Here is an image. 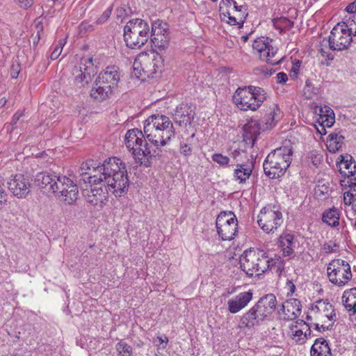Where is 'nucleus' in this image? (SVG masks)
<instances>
[{
  "mask_svg": "<svg viewBox=\"0 0 356 356\" xmlns=\"http://www.w3.org/2000/svg\"><path fill=\"white\" fill-rule=\"evenodd\" d=\"M56 196L68 205L74 204L79 197V189L76 184L67 176L62 175Z\"/></svg>",
  "mask_w": 356,
  "mask_h": 356,
  "instance_id": "nucleus-13",
  "label": "nucleus"
},
{
  "mask_svg": "<svg viewBox=\"0 0 356 356\" xmlns=\"http://www.w3.org/2000/svg\"><path fill=\"white\" fill-rule=\"evenodd\" d=\"M354 165L353 166L350 167V168L349 170H348L347 172H346L345 170H343L341 168L339 169V171L341 174H344L345 176H353L356 172V164H355V162L354 161Z\"/></svg>",
  "mask_w": 356,
  "mask_h": 356,
  "instance_id": "nucleus-59",
  "label": "nucleus"
},
{
  "mask_svg": "<svg viewBox=\"0 0 356 356\" xmlns=\"http://www.w3.org/2000/svg\"><path fill=\"white\" fill-rule=\"evenodd\" d=\"M255 305L264 316V317L267 318L273 313L276 309V297L273 293L266 294L260 298Z\"/></svg>",
  "mask_w": 356,
  "mask_h": 356,
  "instance_id": "nucleus-21",
  "label": "nucleus"
},
{
  "mask_svg": "<svg viewBox=\"0 0 356 356\" xmlns=\"http://www.w3.org/2000/svg\"><path fill=\"white\" fill-rule=\"evenodd\" d=\"M312 311L315 313L316 318L321 321L325 318L333 322L336 321L334 307L327 300L316 301V305L312 307Z\"/></svg>",
  "mask_w": 356,
  "mask_h": 356,
  "instance_id": "nucleus-19",
  "label": "nucleus"
},
{
  "mask_svg": "<svg viewBox=\"0 0 356 356\" xmlns=\"http://www.w3.org/2000/svg\"><path fill=\"white\" fill-rule=\"evenodd\" d=\"M301 327L303 328V337L304 338H306L307 335H310L311 330L309 328V326L303 321H301V322L299 323Z\"/></svg>",
  "mask_w": 356,
  "mask_h": 356,
  "instance_id": "nucleus-61",
  "label": "nucleus"
},
{
  "mask_svg": "<svg viewBox=\"0 0 356 356\" xmlns=\"http://www.w3.org/2000/svg\"><path fill=\"white\" fill-rule=\"evenodd\" d=\"M340 157L341 158V161H340V163L341 164H343L344 165V168L345 170H349L350 168V167L353 165V162H352V159H353V157L350 155H347L346 157V159L345 160V156H343V155H341Z\"/></svg>",
  "mask_w": 356,
  "mask_h": 356,
  "instance_id": "nucleus-51",
  "label": "nucleus"
},
{
  "mask_svg": "<svg viewBox=\"0 0 356 356\" xmlns=\"http://www.w3.org/2000/svg\"><path fill=\"white\" fill-rule=\"evenodd\" d=\"M311 356H331V350L326 340L316 339L311 348Z\"/></svg>",
  "mask_w": 356,
  "mask_h": 356,
  "instance_id": "nucleus-27",
  "label": "nucleus"
},
{
  "mask_svg": "<svg viewBox=\"0 0 356 356\" xmlns=\"http://www.w3.org/2000/svg\"><path fill=\"white\" fill-rule=\"evenodd\" d=\"M116 350L118 356H132V347L122 341L116 344Z\"/></svg>",
  "mask_w": 356,
  "mask_h": 356,
  "instance_id": "nucleus-44",
  "label": "nucleus"
},
{
  "mask_svg": "<svg viewBox=\"0 0 356 356\" xmlns=\"http://www.w3.org/2000/svg\"><path fill=\"white\" fill-rule=\"evenodd\" d=\"M270 45V43L265 42L264 40H258L254 42L252 47L253 49L259 54L260 59L262 60L265 56V54L268 55V53H267L266 51Z\"/></svg>",
  "mask_w": 356,
  "mask_h": 356,
  "instance_id": "nucleus-43",
  "label": "nucleus"
},
{
  "mask_svg": "<svg viewBox=\"0 0 356 356\" xmlns=\"http://www.w3.org/2000/svg\"><path fill=\"white\" fill-rule=\"evenodd\" d=\"M113 93L109 88H104L99 84L97 85V82H95L90 91L91 97L98 102H102L110 98Z\"/></svg>",
  "mask_w": 356,
  "mask_h": 356,
  "instance_id": "nucleus-29",
  "label": "nucleus"
},
{
  "mask_svg": "<svg viewBox=\"0 0 356 356\" xmlns=\"http://www.w3.org/2000/svg\"><path fill=\"white\" fill-rule=\"evenodd\" d=\"M350 190L344 193V203L347 205H350L353 203L354 198L356 197V177L350 179L348 181Z\"/></svg>",
  "mask_w": 356,
  "mask_h": 356,
  "instance_id": "nucleus-39",
  "label": "nucleus"
},
{
  "mask_svg": "<svg viewBox=\"0 0 356 356\" xmlns=\"http://www.w3.org/2000/svg\"><path fill=\"white\" fill-rule=\"evenodd\" d=\"M216 225L222 241H231L237 233L238 220L232 212H221L216 218Z\"/></svg>",
  "mask_w": 356,
  "mask_h": 356,
  "instance_id": "nucleus-10",
  "label": "nucleus"
},
{
  "mask_svg": "<svg viewBox=\"0 0 356 356\" xmlns=\"http://www.w3.org/2000/svg\"><path fill=\"white\" fill-rule=\"evenodd\" d=\"M345 138L337 133H332L327 138V147L330 152L335 153L339 151L344 143Z\"/></svg>",
  "mask_w": 356,
  "mask_h": 356,
  "instance_id": "nucleus-28",
  "label": "nucleus"
},
{
  "mask_svg": "<svg viewBox=\"0 0 356 356\" xmlns=\"http://www.w3.org/2000/svg\"><path fill=\"white\" fill-rule=\"evenodd\" d=\"M336 246V245L334 243V244H331L330 243H325L323 245V250L325 252V253L326 254H328V253H332V252H335V250L334 249V248Z\"/></svg>",
  "mask_w": 356,
  "mask_h": 356,
  "instance_id": "nucleus-60",
  "label": "nucleus"
},
{
  "mask_svg": "<svg viewBox=\"0 0 356 356\" xmlns=\"http://www.w3.org/2000/svg\"><path fill=\"white\" fill-rule=\"evenodd\" d=\"M268 254L262 250L250 248L240 257L241 269L250 277L260 275L269 269Z\"/></svg>",
  "mask_w": 356,
  "mask_h": 356,
  "instance_id": "nucleus-6",
  "label": "nucleus"
},
{
  "mask_svg": "<svg viewBox=\"0 0 356 356\" xmlns=\"http://www.w3.org/2000/svg\"><path fill=\"white\" fill-rule=\"evenodd\" d=\"M143 54H139L136 58L135 59L133 65L134 71L135 72V75L139 78L141 76L143 73V63L141 61L140 59H143Z\"/></svg>",
  "mask_w": 356,
  "mask_h": 356,
  "instance_id": "nucleus-45",
  "label": "nucleus"
},
{
  "mask_svg": "<svg viewBox=\"0 0 356 356\" xmlns=\"http://www.w3.org/2000/svg\"><path fill=\"white\" fill-rule=\"evenodd\" d=\"M266 318L254 305L240 316L238 327L241 330H252L259 326Z\"/></svg>",
  "mask_w": 356,
  "mask_h": 356,
  "instance_id": "nucleus-17",
  "label": "nucleus"
},
{
  "mask_svg": "<svg viewBox=\"0 0 356 356\" xmlns=\"http://www.w3.org/2000/svg\"><path fill=\"white\" fill-rule=\"evenodd\" d=\"M273 22L274 27L279 30L280 33L291 29L293 26V22L285 17L275 18Z\"/></svg>",
  "mask_w": 356,
  "mask_h": 356,
  "instance_id": "nucleus-37",
  "label": "nucleus"
},
{
  "mask_svg": "<svg viewBox=\"0 0 356 356\" xmlns=\"http://www.w3.org/2000/svg\"><path fill=\"white\" fill-rule=\"evenodd\" d=\"M337 24L344 28L351 36H356V15L346 16L342 22Z\"/></svg>",
  "mask_w": 356,
  "mask_h": 356,
  "instance_id": "nucleus-33",
  "label": "nucleus"
},
{
  "mask_svg": "<svg viewBox=\"0 0 356 356\" xmlns=\"http://www.w3.org/2000/svg\"><path fill=\"white\" fill-rule=\"evenodd\" d=\"M62 51V47H56L51 54L50 58L51 60H56L58 58Z\"/></svg>",
  "mask_w": 356,
  "mask_h": 356,
  "instance_id": "nucleus-64",
  "label": "nucleus"
},
{
  "mask_svg": "<svg viewBox=\"0 0 356 356\" xmlns=\"http://www.w3.org/2000/svg\"><path fill=\"white\" fill-rule=\"evenodd\" d=\"M280 247L283 251V255L290 256L293 253L294 236L291 234H286L280 237Z\"/></svg>",
  "mask_w": 356,
  "mask_h": 356,
  "instance_id": "nucleus-30",
  "label": "nucleus"
},
{
  "mask_svg": "<svg viewBox=\"0 0 356 356\" xmlns=\"http://www.w3.org/2000/svg\"><path fill=\"white\" fill-rule=\"evenodd\" d=\"M97 72V66L93 62L92 57L81 58L72 70L75 83L83 86L90 83Z\"/></svg>",
  "mask_w": 356,
  "mask_h": 356,
  "instance_id": "nucleus-11",
  "label": "nucleus"
},
{
  "mask_svg": "<svg viewBox=\"0 0 356 356\" xmlns=\"http://www.w3.org/2000/svg\"><path fill=\"white\" fill-rule=\"evenodd\" d=\"M353 41V36L338 24L332 28L328 38L329 47L333 51L347 49Z\"/></svg>",
  "mask_w": 356,
  "mask_h": 356,
  "instance_id": "nucleus-12",
  "label": "nucleus"
},
{
  "mask_svg": "<svg viewBox=\"0 0 356 356\" xmlns=\"http://www.w3.org/2000/svg\"><path fill=\"white\" fill-rule=\"evenodd\" d=\"M322 220L330 226L336 227L339 224V214L337 209H331L323 213Z\"/></svg>",
  "mask_w": 356,
  "mask_h": 356,
  "instance_id": "nucleus-32",
  "label": "nucleus"
},
{
  "mask_svg": "<svg viewBox=\"0 0 356 356\" xmlns=\"http://www.w3.org/2000/svg\"><path fill=\"white\" fill-rule=\"evenodd\" d=\"M281 311L284 314L285 318L294 320L301 313L300 302L298 299H290L282 304Z\"/></svg>",
  "mask_w": 356,
  "mask_h": 356,
  "instance_id": "nucleus-24",
  "label": "nucleus"
},
{
  "mask_svg": "<svg viewBox=\"0 0 356 356\" xmlns=\"http://www.w3.org/2000/svg\"><path fill=\"white\" fill-rule=\"evenodd\" d=\"M269 268H276V273L281 274L284 269V261L280 256L275 254L273 257H268Z\"/></svg>",
  "mask_w": 356,
  "mask_h": 356,
  "instance_id": "nucleus-41",
  "label": "nucleus"
},
{
  "mask_svg": "<svg viewBox=\"0 0 356 356\" xmlns=\"http://www.w3.org/2000/svg\"><path fill=\"white\" fill-rule=\"evenodd\" d=\"M79 28L81 31H91L93 30V25L90 24L88 22H83L80 24Z\"/></svg>",
  "mask_w": 356,
  "mask_h": 356,
  "instance_id": "nucleus-63",
  "label": "nucleus"
},
{
  "mask_svg": "<svg viewBox=\"0 0 356 356\" xmlns=\"http://www.w3.org/2000/svg\"><path fill=\"white\" fill-rule=\"evenodd\" d=\"M276 79L277 83H284L288 80V76L284 72H279L276 75Z\"/></svg>",
  "mask_w": 356,
  "mask_h": 356,
  "instance_id": "nucleus-58",
  "label": "nucleus"
},
{
  "mask_svg": "<svg viewBox=\"0 0 356 356\" xmlns=\"http://www.w3.org/2000/svg\"><path fill=\"white\" fill-rule=\"evenodd\" d=\"M165 23H163L160 19H157L152 23V32H155V29H158L159 28H165Z\"/></svg>",
  "mask_w": 356,
  "mask_h": 356,
  "instance_id": "nucleus-56",
  "label": "nucleus"
},
{
  "mask_svg": "<svg viewBox=\"0 0 356 356\" xmlns=\"http://www.w3.org/2000/svg\"><path fill=\"white\" fill-rule=\"evenodd\" d=\"M62 175L40 172L36 176L35 184L40 189L43 190L44 193L49 195L53 194L56 196V192H58V183L61 181Z\"/></svg>",
  "mask_w": 356,
  "mask_h": 356,
  "instance_id": "nucleus-16",
  "label": "nucleus"
},
{
  "mask_svg": "<svg viewBox=\"0 0 356 356\" xmlns=\"http://www.w3.org/2000/svg\"><path fill=\"white\" fill-rule=\"evenodd\" d=\"M345 10L349 13V15H356V0L349 3Z\"/></svg>",
  "mask_w": 356,
  "mask_h": 356,
  "instance_id": "nucleus-57",
  "label": "nucleus"
},
{
  "mask_svg": "<svg viewBox=\"0 0 356 356\" xmlns=\"http://www.w3.org/2000/svg\"><path fill=\"white\" fill-rule=\"evenodd\" d=\"M21 71V65L18 60L13 61L10 67V76L13 79H16Z\"/></svg>",
  "mask_w": 356,
  "mask_h": 356,
  "instance_id": "nucleus-49",
  "label": "nucleus"
},
{
  "mask_svg": "<svg viewBox=\"0 0 356 356\" xmlns=\"http://www.w3.org/2000/svg\"><path fill=\"white\" fill-rule=\"evenodd\" d=\"M17 3L22 8L27 9L33 5V0H15Z\"/></svg>",
  "mask_w": 356,
  "mask_h": 356,
  "instance_id": "nucleus-54",
  "label": "nucleus"
},
{
  "mask_svg": "<svg viewBox=\"0 0 356 356\" xmlns=\"http://www.w3.org/2000/svg\"><path fill=\"white\" fill-rule=\"evenodd\" d=\"M266 98L264 89L254 86L238 88L233 95L234 104L243 111H256Z\"/></svg>",
  "mask_w": 356,
  "mask_h": 356,
  "instance_id": "nucleus-5",
  "label": "nucleus"
},
{
  "mask_svg": "<svg viewBox=\"0 0 356 356\" xmlns=\"http://www.w3.org/2000/svg\"><path fill=\"white\" fill-rule=\"evenodd\" d=\"M102 82L104 83H109L110 87L114 89L117 88L118 83L120 80V74L118 67L108 66L103 72L98 75Z\"/></svg>",
  "mask_w": 356,
  "mask_h": 356,
  "instance_id": "nucleus-23",
  "label": "nucleus"
},
{
  "mask_svg": "<svg viewBox=\"0 0 356 356\" xmlns=\"http://www.w3.org/2000/svg\"><path fill=\"white\" fill-rule=\"evenodd\" d=\"M195 112L191 104L181 103L177 106L174 113L175 123L181 127V131L190 129L194 127L193 122Z\"/></svg>",
  "mask_w": 356,
  "mask_h": 356,
  "instance_id": "nucleus-15",
  "label": "nucleus"
},
{
  "mask_svg": "<svg viewBox=\"0 0 356 356\" xmlns=\"http://www.w3.org/2000/svg\"><path fill=\"white\" fill-rule=\"evenodd\" d=\"M293 145L290 140L272 151L264 163L265 174L270 179L279 178L284 175L292 161Z\"/></svg>",
  "mask_w": 356,
  "mask_h": 356,
  "instance_id": "nucleus-4",
  "label": "nucleus"
},
{
  "mask_svg": "<svg viewBox=\"0 0 356 356\" xmlns=\"http://www.w3.org/2000/svg\"><path fill=\"white\" fill-rule=\"evenodd\" d=\"M112 12V8L109 7L107 8L99 18L97 20V24H103L108 20Z\"/></svg>",
  "mask_w": 356,
  "mask_h": 356,
  "instance_id": "nucleus-52",
  "label": "nucleus"
},
{
  "mask_svg": "<svg viewBox=\"0 0 356 356\" xmlns=\"http://www.w3.org/2000/svg\"><path fill=\"white\" fill-rule=\"evenodd\" d=\"M180 134L179 151L181 154L188 156L192 154L193 147L197 143L195 138V128L190 127V129L183 130Z\"/></svg>",
  "mask_w": 356,
  "mask_h": 356,
  "instance_id": "nucleus-18",
  "label": "nucleus"
},
{
  "mask_svg": "<svg viewBox=\"0 0 356 356\" xmlns=\"http://www.w3.org/2000/svg\"><path fill=\"white\" fill-rule=\"evenodd\" d=\"M143 59H140L143 63V73L144 75H146L147 77H149L155 74V69H154V65L152 63V56L148 55L147 54H143Z\"/></svg>",
  "mask_w": 356,
  "mask_h": 356,
  "instance_id": "nucleus-38",
  "label": "nucleus"
},
{
  "mask_svg": "<svg viewBox=\"0 0 356 356\" xmlns=\"http://www.w3.org/2000/svg\"><path fill=\"white\" fill-rule=\"evenodd\" d=\"M252 170L250 168L247 167L246 165L238 164L234 170V175L235 179L238 180L240 183H243L249 179Z\"/></svg>",
  "mask_w": 356,
  "mask_h": 356,
  "instance_id": "nucleus-34",
  "label": "nucleus"
},
{
  "mask_svg": "<svg viewBox=\"0 0 356 356\" xmlns=\"http://www.w3.org/2000/svg\"><path fill=\"white\" fill-rule=\"evenodd\" d=\"M212 160L222 167L229 166V158L221 154H213L211 156Z\"/></svg>",
  "mask_w": 356,
  "mask_h": 356,
  "instance_id": "nucleus-46",
  "label": "nucleus"
},
{
  "mask_svg": "<svg viewBox=\"0 0 356 356\" xmlns=\"http://www.w3.org/2000/svg\"><path fill=\"white\" fill-rule=\"evenodd\" d=\"M292 332H293V339H296V337H298L297 339H296L297 341H300L301 339H304V337H302V336H303L302 327L300 329H296L294 331H292Z\"/></svg>",
  "mask_w": 356,
  "mask_h": 356,
  "instance_id": "nucleus-62",
  "label": "nucleus"
},
{
  "mask_svg": "<svg viewBox=\"0 0 356 356\" xmlns=\"http://www.w3.org/2000/svg\"><path fill=\"white\" fill-rule=\"evenodd\" d=\"M344 307L348 311L356 313V288L351 289L349 291H345L342 296Z\"/></svg>",
  "mask_w": 356,
  "mask_h": 356,
  "instance_id": "nucleus-31",
  "label": "nucleus"
},
{
  "mask_svg": "<svg viewBox=\"0 0 356 356\" xmlns=\"http://www.w3.org/2000/svg\"><path fill=\"white\" fill-rule=\"evenodd\" d=\"M335 122V115L333 111H329L328 114H326V116L323 119H318L317 122H321V124L325 125L327 127H331Z\"/></svg>",
  "mask_w": 356,
  "mask_h": 356,
  "instance_id": "nucleus-47",
  "label": "nucleus"
},
{
  "mask_svg": "<svg viewBox=\"0 0 356 356\" xmlns=\"http://www.w3.org/2000/svg\"><path fill=\"white\" fill-rule=\"evenodd\" d=\"M7 193L3 187L0 185V210H1L7 202Z\"/></svg>",
  "mask_w": 356,
  "mask_h": 356,
  "instance_id": "nucleus-53",
  "label": "nucleus"
},
{
  "mask_svg": "<svg viewBox=\"0 0 356 356\" xmlns=\"http://www.w3.org/2000/svg\"><path fill=\"white\" fill-rule=\"evenodd\" d=\"M252 299V293L242 292L227 301V309L231 314H236L245 308Z\"/></svg>",
  "mask_w": 356,
  "mask_h": 356,
  "instance_id": "nucleus-20",
  "label": "nucleus"
},
{
  "mask_svg": "<svg viewBox=\"0 0 356 356\" xmlns=\"http://www.w3.org/2000/svg\"><path fill=\"white\" fill-rule=\"evenodd\" d=\"M235 0H221L220 3V13L224 17H227L229 20V17H232V7L234 5Z\"/></svg>",
  "mask_w": 356,
  "mask_h": 356,
  "instance_id": "nucleus-42",
  "label": "nucleus"
},
{
  "mask_svg": "<svg viewBox=\"0 0 356 356\" xmlns=\"http://www.w3.org/2000/svg\"><path fill=\"white\" fill-rule=\"evenodd\" d=\"M24 113L23 111H17L12 118L11 124L17 126V123L19 121L21 118L24 116Z\"/></svg>",
  "mask_w": 356,
  "mask_h": 356,
  "instance_id": "nucleus-55",
  "label": "nucleus"
},
{
  "mask_svg": "<svg viewBox=\"0 0 356 356\" xmlns=\"http://www.w3.org/2000/svg\"><path fill=\"white\" fill-rule=\"evenodd\" d=\"M149 27L142 19H133L124 28V39L130 49H139L148 40Z\"/></svg>",
  "mask_w": 356,
  "mask_h": 356,
  "instance_id": "nucleus-7",
  "label": "nucleus"
},
{
  "mask_svg": "<svg viewBox=\"0 0 356 356\" xmlns=\"http://www.w3.org/2000/svg\"><path fill=\"white\" fill-rule=\"evenodd\" d=\"M260 129H261V126L257 122H252L248 123L244 127L245 137L250 138L254 143L257 136L259 134Z\"/></svg>",
  "mask_w": 356,
  "mask_h": 356,
  "instance_id": "nucleus-35",
  "label": "nucleus"
},
{
  "mask_svg": "<svg viewBox=\"0 0 356 356\" xmlns=\"http://www.w3.org/2000/svg\"><path fill=\"white\" fill-rule=\"evenodd\" d=\"M266 51L268 53V55L265 54L262 60L273 65H277L282 60L283 57L277 55V48L273 47L271 44L269 46Z\"/></svg>",
  "mask_w": 356,
  "mask_h": 356,
  "instance_id": "nucleus-36",
  "label": "nucleus"
},
{
  "mask_svg": "<svg viewBox=\"0 0 356 356\" xmlns=\"http://www.w3.org/2000/svg\"><path fill=\"white\" fill-rule=\"evenodd\" d=\"M8 189L16 197H26L31 191V183L28 177L22 174L11 176L7 181Z\"/></svg>",
  "mask_w": 356,
  "mask_h": 356,
  "instance_id": "nucleus-14",
  "label": "nucleus"
},
{
  "mask_svg": "<svg viewBox=\"0 0 356 356\" xmlns=\"http://www.w3.org/2000/svg\"><path fill=\"white\" fill-rule=\"evenodd\" d=\"M80 170L84 183L90 184V190L83 189L86 200L95 207L102 209L107 202L106 187L97 186L102 182L106 184L108 190L116 197H121L128 191L129 180L126 165L119 158H108L101 165L88 160L81 164Z\"/></svg>",
  "mask_w": 356,
  "mask_h": 356,
  "instance_id": "nucleus-1",
  "label": "nucleus"
},
{
  "mask_svg": "<svg viewBox=\"0 0 356 356\" xmlns=\"http://www.w3.org/2000/svg\"><path fill=\"white\" fill-rule=\"evenodd\" d=\"M144 134L155 147L165 146L175 136V128L170 119L164 115H152L144 122Z\"/></svg>",
  "mask_w": 356,
  "mask_h": 356,
  "instance_id": "nucleus-3",
  "label": "nucleus"
},
{
  "mask_svg": "<svg viewBox=\"0 0 356 356\" xmlns=\"http://www.w3.org/2000/svg\"><path fill=\"white\" fill-rule=\"evenodd\" d=\"M150 40L155 47H157L159 49H164L169 44L170 37L168 35V33H166L156 37L150 38Z\"/></svg>",
  "mask_w": 356,
  "mask_h": 356,
  "instance_id": "nucleus-40",
  "label": "nucleus"
},
{
  "mask_svg": "<svg viewBox=\"0 0 356 356\" xmlns=\"http://www.w3.org/2000/svg\"><path fill=\"white\" fill-rule=\"evenodd\" d=\"M145 138L144 131L134 129L127 131L124 141L127 149L134 155L136 162L140 165L149 167L150 159L152 156H159L161 150L159 147H155L152 143L149 145Z\"/></svg>",
  "mask_w": 356,
  "mask_h": 356,
  "instance_id": "nucleus-2",
  "label": "nucleus"
},
{
  "mask_svg": "<svg viewBox=\"0 0 356 356\" xmlns=\"http://www.w3.org/2000/svg\"><path fill=\"white\" fill-rule=\"evenodd\" d=\"M257 222L266 233H273L283 222L282 213L275 205L266 207L259 214Z\"/></svg>",
  "mask_w": 356,
  "mask_h": 356,
  "instance_id": "nucleus-9",
  "label": "nucleus"
},
{
  "mask_svg": "<svg viewBox=\"0 0 356 356\" xmlns=\"http://www.w3.org/2000/svg\"><path fill=\"white\" fill-rule=\"evenodd\" d=\"M327 110H329V111H333L331 108H330L327 106H316L314 107V113L316 114H318V115H319L318 119H320V120L325 118L326 116V114H328V111H327Z\"/></svg>",
  "mask_w": 356,
  "mask_h": 356,
  "instance_id": "nucleus-50",
  "label": "nucleus"
},
{
  "mask_svg": "<svg viewBox=\"0 0 356 356\" xmlns=\"http://www.w3.org/2000/svg\"><path fill=\"white\" fill-rule=\"evenodd\" d=\"M255 305L264 316V317L267 318L273 313L276 309V297L273 293L266 294L260 298Z\"/></svg>",
  "mask_w": 356,
  "mask_h": 356,
  "instance_id": "nucleus-22",
  "label": "nucleus"
},
{
  "mask_svg": "<svg viewBox=\"0 0 356 356\" xmlns=\"http://www.w3.org/2000/svg\"><path fill=\"white\" fill-rule=\"evenodd\" d=\"M280 109L276 105L273 108H269L267 113L261 119L259 125L261 129L267 130L271 129L275 124L276 117L279 115Z\"/></svg>",
  "mask_w": 356,
  "mask_h": 356,
  "instance_id": "nucleus-26",
  "label": "nucleus"
},
{
  "mask_svg": "<svg viewBox=\"0 0 356 356\" xmlns=\"http://www.w3.org/2000/svg\"><path fill=\"white\" fill-rule=\"evenodd\" d=\"M327 273L330 281L337 286H343L352 278L350 266L344 260H332L327 266Z\"/></svg>",
  "mask_w": 356,
  "mask_h": 356,
  "instance_id": "nucleus-8",
  "label": "nucleus"
},
{
  "mask_svg": "<svg viewBox=\"0 0 356 356\" xmlns=\"http://www.w3.org/2000/svg\"><path fill=\"white\" fill-rule=\"evenodd\" d=\"M232 10V17H229L227 23L231 25L242 26L248 16L247 8L245 6H238L236 1L234 5L231 8Z\"/></svg>",
  "mask_w": 356,
  "mask_h": 356,
  "instance_id": "nucleus-25",
  "label": "nucleus"
},
{
  "mask_svg": "<svg viewBox=\"0 0 356 356\" xmlns=\"http://www.w3.org/2000/svg\"><path fill=\"white\" fill-rule=\"evenodd\" d=\"M152 63L154 69H155V74L161 69L163 66V60L159 54H152Z\"/></svg>",
  "mask_w": 356,
  "mask_h": 356,
  "instance_id": "nucleus-48",
  "label": "nucleus"
}]
</instances>
